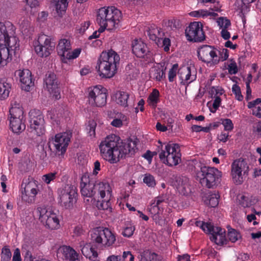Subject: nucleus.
I'll use <instances>...</instances> for the list:
<instances>
[{
  "mask_svg": "<svg viewBox=\"0 0 261 261\" xmlns=\"http://www.w3.org/2000/svg\"><path fill=\"white\" fill-rule=\"evenodd\" d=\"M11 257V252L8 246H4L2 250L1 261H10Z\"/></svg>",
  "mask_w": 261,
  "mask_h": 261,
  "instance_id": "43",
  "label": "nucleus"
},
{
  "mask_svg": "<svg viewBox=\"0 0 261 261\" xmlns=\"http://www.w3.org/2000/svg\"><path fill=\"white\" fill-rule=\"evenodd\" d=\"M36 196L33 194L25 192L24 189V191H22L21 199L26 202L32 203L35 201Z\"/></svg>",
  "mask_w": 261,
  "mask_h": 261,
  "instance_id": "41",
  "label": "nucleus"
},
{
  "mask_svg": "<svg viewBox=\"0 0 261 261\" xmlns=\"http://www.w3.org/2000/svg\"><path fill=\"white\" fill-rule=\"evenodd\" d=\"M16 74L19 76L22 89L29 91L30 88L34 86L31 72L28 69L19 70L16 71Z\"/></svg>",
  "mask_w": 261,
  "mask_h": 261,
  "instance_id": "18",
  "label": "nucleus"
},
{
  "mask_svg": "<svg viewBox=\"0 0 261 261\" xmlns=\"http://www.w3.org/2000/svg\"><path fill=\"white\" fill-rule=\"evenodd\" d=\"M30 125L35 127L36 124L44 123V119L42 113L39 110H33L29 113Z\"/></svg>",
  "mask_w": 261,
  "mask_h": 261,
  "instance_id": "26",
  "label": "nucleus"
},
{
  "mask_svg": "<svg viewBox=\"0 0 261 261\" xmlns=\"http://www.w3.org/2000/svg\"><path fill=\"white\" fill-rule=\"evenodd\" d=\"M222 124L224 127V129L227 131H231L233 128V124L230 119H225L222 121Z\"/></svg>",
  "mask_w": 261,
  "mask_h": 261,
  "instance_id": "56",
  "label": "nucleus"
},
{
  "mask_svg": "<svg viewBox=\"0 0 261 261\" xmlns=\"http://www.w3.org/2000/svg\"><path fill=\"white\" fill-rule=\"evenodd\" d=\"M36 213L40 221L48 228L55 229L60 227L58 216L51 208L40 206L37 208Z\"/></svg>",
  "mask_w": 261,
  "mask_h": 261,
  "instance_id": "9",
  "label": "nucleus"
},
{
  "mask_svg": "<svg viewBox=\"0 0 261 261\" xmlns=\"http://www.w3.org/2000/svg\"><path fill=\"white\" fill-rule=\"evenodd\" d=\"M8 38L7 39L6 41H3V42L4 44L1 43L0 45L5 46L6 47L8 50L9 56H10L9 54V48L14 47L16 48L19 46V44L17 43L18 39L16 37L13 36V35H11V36L8 37Z\"/></svg>",
  "mask_w": 261,
  "mask_h": 261,
  "instance_id": "32",
  "label": "nucleus"
},
{
  "mask_svg": "<svg viewBox=\"0 0 261 261\" xmlns=\"http://www.w3.org/2000/svg\"><path fill=\"white\" fill-rule=\"evenodd\" d=\"M10 88L9 84L0 81V100L5 99L8 97Z\"/></svg>",
  "mask_w": 261,
  "mask_h": 261,
  "instance_id": "33",
  "label": "nucleus"
},
{
  "mask_svg": "<svg viewBox=\"0 0 261 261\" xmlns=\"http://www.w3.org/2000/svg\"><path fill=\"white\" fill-rule=\"evenodd\" d=\"M178 65L177 64H175L172 66L171 69L169 71V81L173 82L174 77L176 75V71L178 69Z\"/></svg>",
  "mask_w": 261,
  "mask_h": 261,
  "instance_id": "53",
  "label": "nucleus"
},
{
  "mask_svg": "<svg viewBox=\"0 0 261 261\" xmlns=\"http://www.w3.org/2000/svg\"><path fill=\"white\" fill-rule=\"evenodd\" d=\"M80 246L82 247L81 251L83 254L91 260H95L98 256V253L90 245V244H85L81 242Z\"/></svg>",
  "mask_w": 261,
  "mask_h": 261,
  "instance_id": "22",
  "label": "nucleus"
},
{
  "mask_svg": "<svg viewBox=\"0 0 261 261\" xmlns=\"http://www.w3.org/2000/svg\"><path fill=\"white\" fill-rule=\"evenodd\" d=\"M10 126L12 132L16 134L21 133L25 128L22 119L10 118Z\"/></svg>",
  "mask_w": 261,
  "mask_h": 261,
  "instance_id": "27",
  "label": "nucleus"
},
{
  "mask_svg": "<svg viewBox=\"0 0 261 261\" xmlns=\"http://www.w3.org/2000/svg\"><path fill=\"white\" fill-rule=\"evenodd\" d=\"M143 182L149 187H154L156 185L154 177L150 174L144 175Z\"/></svg>",
  "mask_w": 261,
  "mask_h": 261,
  "instance_id": "47",
  "label": "nucleus"
},
{
  "mask_svg": "<svg viewBox=\"0 0 261 261\" xmlns=\"http://www.w3.org/2000/svg\"><path fill=\"white\" fill-rule=\"evenodd\" d=\"M119 56L114 50L103 51L97 61L96 68L100 76L111 78L116 74L119 64Z\"/></svg>",
  "mask_w": 261,
  "mask_h": 261,
  "instance_id": "4",
  "label": "nucleus"
},
{
  "mask_svg": "<svg viewBox=\"0 0 261 261\" xmlns=\"http://www.w3.org/2000/svg\"><path fill=\"white\" fill-rule=\"evenodd\" d=\"M116 102L119 105L123 107L128 106L129 94L124 91H118L115 94Z\"/></svg>",
  "mask_w": 261,
  "mask_h": 261,
  "instance_id": "30",
  "label": "nucleus"
},
{
  "mask_svg": "<svg viewBox=\"0 0 261 261\" xmlns=\"http://www.w3.org/2000/svg\"><path fill=\"white\" fill-rule=\"evenodd\" d=\"M91 239L93 243L105 248L112 247L116 240L115 234L110 229L102 227L95 228L91 233Z\"/></svg>",
  "mask_w": 261,
  "mask_h": 261,
  "instance_id": "6",
  "label": "nucleus"
},
{
  "mask_svg": "<svg viewBox=\"0 0 261 261\" xmlns=\"http://www.w3.org/2000/svg\"><path fill=\"white\" fill-rule=\"evenodd\" d=\"M187 39L195 42H202L205 39L202 24L199 22H193L190 24L185 30Z\"/></svg>",
  "mask_w": 261,
  "mask_h": 261,
  "instance_id": "15",
  "label": "nucleus"
},
{
  "mask_svg": "<svg viewBox=\"0 0 261 261\" xmlns=\"http://www.w3.org/2000/svg\"><path fill=\"white\" fill-rule=\"evenodd\" d=\"M60 251L64 257L69 261H79V255L76 252L69 246H63L60 248Z\"/></svg>",
  "mask_w": 261,
  "mask_h": 261,
  "instance_id": "24",
  "label": "nucleus"
},
{
  "mask_svg": "<svg viewBox=\"0 0 261 261\" xmlns=\"http://www.w3.org/2000/svg\"><path fill=\"white\" fill-rule=\"evenodd\" d=\"M249 166L245 160L240 158L234 160L231 164V176L233 182L241 184L248 175Z\"/></svg>",
  "mask_w": 261,
  "mask_h": 261,
  "instance_id": "10",
  "label": "nucleus"
},
{
  "mask_svg": "<svg viewBox=\"0 0 261 261\" xmlns=\"http://www.w3.org/2000/svg\"><path fill=\"white\" fill-rule=\"evenodd\" d=\"M71 49L70 42L67 39H61L57 47L58 54L63 58L67 52Z\"/></svg>",
  "mask_w": 261,
  "mask_h": 261,
  "instance_id": "25",
  "label": "nucleus"
},
{
  "mask_svg": "<svg viewBox=\"0 0 261 261\" xmlns=\"http://www.w3.org/2000/svg\"><path fill=\"white\" fill-rule=\"evenodd\" d=\"M122 261H134V256L130 251H124L121 256Z\"/></svg>",
  "mask_w": 261,
  "mask_h": 261,
  "instance_id": "58",
  "label": "nucleus"
},
{
  "mask_svg": "<svg viewBox=\"0 0 261 261\" xmlns=\"http://www.w3.org/2000/svg\"><path fill=\"white\" fill-rule=\"evenodd\" d=\"M14 30L12 25L10 23L5 24L0 22V41H6L8 37L13 35Z\"/></svg>",
  "mask_w": 261,
  "mask_h": 261,
  "instance_id": "21",
  "label": "nucleus"
},
{
  "mask_svg": "<svg viewBox=\"0 0 261 261\" xmlns=\"http://www.w3.org/2000/svg\"><path fill=\"white\" fill-rule=\"evenodd\" d=\"M10 117V118L14 119H22L23 118V111L20 105L17 103L16 101H14L11 103V108L9 110Z\"/></svg>",
  "mask_w": 261,
  "mask_h": 261,
  "instance_id": "28",
  "label": "nucleus"
},
{
  "mask_svg": "<svg viewBox=\"0 0 261 261\" xmlns=\"http://www.w3.org/2000/svg\"><path fill=\"white\" fill-rule=\"evenodd\" d=\"M227 236L229 240L233 243L236 242L241 238L240 233L236 230L231 228L230 229H228Z\"/></svg>",
  "mask_w": 261,
  "mask_h": 261,
  "instance_id": "45",
  "label": "nucleus"
},
{
  "mask_svg": "<svg viewBox=\"0 0 261 261\" xmlns=\"http://www.w3.org/2000/svg\"><path fill=\"white\" fill-rule=\"evenodd\" d=\"M56 172H50L45 174L42 176L43 180L46 184H49L51 181L54 180L56 177Z\"/></svg>",
  "mask_w": 261,
  "mask_h": 261,
  "instance_id": "52",
  "label": "nucleus"
},
{
  "mask_svg": "<svg viewBox=\"0 0 261 261\" xmlns=\"http://www.w3.org/2000/svg\"><path fill=\"white\" fill-rule=\"evenodd\" d=\"M217 22L220 28L222 30L228 29L231 24L230 21L229 19L223 17H219Z\"/></svg>",
  "mask_w": 261,
  "mask_h": 261,
  "instance_id": "46",
  "label": "nucleus"
},
{
  "mask_svg": "<svg viewBox=\"0 0 261 261\" xmlns=\"http://www.w3.org/2000/svg\"><path fill=\"white\" fill-rule=\"evenodd\" d=\"M31 132L37 136H40L45 133V129L44 127V123H38L35 125V127L32 125H30Z\"/></svg>",
  "mask_w": 261,
  "mask_h": 261,
  "instance_id": "34",
  "label": "nucleus"
},
{
  "mask_svg": "<svg viewBox=\"0 0 261 261\" xmlns=\"http://www.w3.org/2000/svg\"><path fill=\"white\" fill-rule=\"evenodd\" d=\"M159 96V91L155 89L153 90L152 92L150 94L148 99L149 104L153 107H155L158 101Z\"/></svg>",
  "mask_w": 261,
  "mask_h": 261,
  "instance_id": "40",
  "label": "nucleus"
},
{
  "mask_svg": "<svg viewBox=\"0 0 261 261\" xmlns=\"http://www.w3.org/2000/svg\"><path fill=\"white\" fill-rule=\"evenodd\" d=\"M24 189L25 192L30 193L36 195L38 192L39 189L38 186L35 180H31L25 186Z\"/></svg>",
  "mask_w": 261,
  "mask_h": 261,
  "instance_id": "35",
  "label": "nucleus"
},
{
  "mask_svg": "<svg viewBox=\"0 0 261 261\" xmlns=\"http://www.w3.org/2000/svg\"><path fill=\"white\" fill-rule=\"evenodd\" d=\"M261 103V98H257L255 100L250 101L248 103V107L249 109H252V110L256 107L259 106Z\"/></svg>",
  "mask_w": 261,
  "mask_h": 261,
  "instance_id": "60",
  "label": "nucleus"
},
{
  "mask_svg": "<svg viewBox=\"0 0 261 261\" xmlns=\"http://www.w3.org/2000/svg\"><path fill=\"white\" fill-rule=\"evenodd\" d=\"M252 114L258 118H261V105L252 110Z\"/></svg>",
  "mask_w": 261,
  "mask_h": 261,
  "instance_id": "62",
  "label": "nucleus"
},
{
  "mask_svg": "<svg viewBox=\"0 0 261 261\" xmlns=\"http://www.w3.org/2000/svg\"><path fill=\"white\" fill-rule=\"evenodd\" d=\"M99 147L103 159L111 164H114L126 155L134 154L136 144L132 141L123 142L119 137L111 135L100 142Z\"/></svg>",
  "mask_w": 261,
  "mask_h": 261,
  "instance_id": "1",
  "label": "nucleus"
},
{
  "mask_svg": "<svg viewBox=\"0 0 261 261\" xmlns=\"http://www.w3.org/2000/svg\"><path fill=\"white\" fill-rule=\"evenodd\" d=\"M219 195L217 194H212L209 196V205L213 207H216L219 203Z\"/></svg>",
  "mask_w": 261,
  "mask_h": 261,
  "instance_id": "49",
  "label": "nucleus"
},
{
  "mask_svg": "<svg viewBox=\"0 0 261 261\" xmlns=\"http://www.w3.org/2000/svg\"><path fill=\"white\" fill-rule=\"evenodd\" d=\"M121 12L114 7L101 8L99 9L96 21L100 26L108 27V30L112 31L120 25Z\"/></svg>",
  "mask_w": 261,
  "mask_h": 261,
  "instance_id": "5",
  "label": "nucleus"
},
{
  "mask_svg": "<svg viewBox=\"0 0 261 261\" xmlns=\"http://www.w3.org/2000/svg\"><path fill=\"white\" fill-rule=\"evenodd\" d=\"M20 28L21 32L24 34L28 33L30 28V22L29 19L23 18L20 21Z\"/></svg>",
  "mask_w": 261,
  "mask_h": 261,
  "instance_id": "44",
  "label": "nucleus"
},
{
  "mask_svg": "<svg viewBox=\"0 0 261 261\" xmlns=\"http://www.w3.org/2000/svg\"><path fill=\"white\" fill-rule=\"evenodd\" d=\"M135 230V226L132 224H129L124 228L123 232H122V234L124 237L129 238L133 234Z\"/></svg>",
  "mask_w": 261,
  "mask_h": 261,
  "instance_id": "48",
  "label": "nucleus"
},
{
  "mask_svg": "<svg viewBox=\"0 0 261 261\" xmlns=\"http://www.w3.org/2000/svg\"><path fill=\"white\" fill-rule=\"evenodd\" d=\"M232 91L236 95V98L239 101H241L243 99V96L241 94V89L240 87L237 84L233 85L232 88Z\"/></svg>",
  "mask_w": 261,
  "mask_h": 261,
  "instance_id": "51",
  "label": "nucleus"
},
{
  "mask_svg": "<svg viewBox=\"0 0 261 261\" xmlns=\"http://www.w3.org/2000/svg\"><path fill=\"white\" fill-rule=\"evenodd\" d=\"M58 193L59 203L62 207L67 209L73 207L76 195V190L74 186L66 185L59 189Z\"/></svg>",
  "mask_w": 261,
  "mask_h": 261,
  "instance_id": "11",
  "label": "nucleus"
},
{
  "mask_svg": "<svg viewBox=\"0 0 261 261\" xmlns=\"http://www.w3.org/2000/svg\"><path fill=\"white\" fill-rule=\"evenodd\" d=\"M196 225L200 226L206 233L211 234V240L216 244L222 243L225 240V230L221 227L215 226L211 223L201 221H196Z\"/></svg>",
  "mask_w": 261,
  "mask_h": 261,
  "instance_id": "13",
  "label": "nucleus"
},
{
  "mask_svg": "<svg viewBox=\"0 0 261 261\" xmlns=\"http://www.w3.org/2000/svg\"><path fill=\"white\" fill-rule=\"evenodd\" d=\"M106 261H122L121 256L111 255L107 258Z\"/></svg>",
  "mask_w": 261,
  "mask_h": 261,
  "instance_id": "64",
  "label": "nucleus"
},
{
  "mask_svg": "<svg viewBox=\"0 0 261 261\" xmlns=\"http://www.w3.org/2000/svg\"><path fill=\"white\" fill-rule=\"evenodd\" d=\"M24 261H38V260L35 259L34 257H33L31 252L27 250L25 253V255L24 257Z\"/></svg>",
  "mask_w": 261,
  "mask_h": 261,
  "instance_id": "63",
  "label": "nucleus"
},
{
  "mask_svg": "<svg viewBox=\"0 0 261 261\" xmlns=\"http://www.w3.org/2000/svg\"><path fill=\"white\" fill-rule=\"evenodd\" d=\"M81 192L83 196L87 197L94 196L97 199L96 206L99 210L111 209L110 199L112 190L108 183L90 180L86 174L81 178Z\"/></svg>",
  "mask_w": 261,
  "mask_h": 261,
  "instance_id": "2",
  "label": "nucleus"
},
{
  "mask_svg": "<svg viewBox=\"0 0 261 261\" xmlns=\"http://www.w3.org/2000/svg\"><path fill=\"white\" fill-rule=\"evenodd\" d=\"M218 49L213 46L203 45L197 49L198 57L202 62L215 65L219 63Z\"/></svg>",
  "mask_w": 261,
  "mask_h": 261,
  "instance_id": "12",
  "label": "nucleus"
},
{
  "mask_svg": "<svg viewBox=\"0 0 261 261\" xmlns=\"http://www.w3.org/2000/svg\"><path fill=\"white\" fill-rule=\"evenodd\" d=\"M176 186L178 192L184 195H188L191 193V182L189 178L186 176L177 177Z\"/></svg>",
  "mask_w": 261,
  "mask_h": 261,
  "instance_id": "19",
  "label": "nucleus"
},
{
  "mask_svg": "<svg viewBox=\"0 0 261 261\" xmlns=\"http://www.w3.org/2000/svg\"><path fill=\"white\" fill-rule=\"evenodd\" d=\"M178 75L181 80V83L186 85L190 83L193 80H190L191 76V71L190 67L184 66L180 67L178 71Z\"/></svg>",
  "mask_w": 261,
  "mask_h": 261,
  "instance_id": "23",
  "label": "nucleus"
},
{
  "mask_svg": "<svg viewBox=\"0 0 261 261\" xmlns=\"http://www.w3.org/2000/svg\"><path fill=\"white\" fill-rule=\"evenodd\" d=\"M228 70L229 73L231 74H234L238 72V67L234 61H231V63L228 65Z\"/></svg>",
  "mask_w": 261,
  "mask_h": 261,
  "instance_id": "59",
  "label": "nucleus"
},
{
  "mask_svg": "<svg viewBox=\"0 0 261 261\" xmlns=\"http://www.w3.org/2000/svg\"><path fill=\"white\" fill-rule=\"evenodd\" d=\"M165 26L171 30H176L179 27L180 21L178 19H172L164 22Z\"/></svg>",
  "mask_w": 261,
  "mask_h": 261,
  "instance_id": "39",
  "label": "nucleus"
},
{
  "mask_svg": "<svg viewBox=\"0 0 261 261\" xmlns=\"http://www.w3.org/2000/svg\"><path fill=\"white\" fill-rule=\"evenodd\" d=\"M149 211L151 214H160V208L159 206L151 203Z\"/></svg>",
  "mask_w": 261,
  "mask_h": 261,
  "instance_id": "61",
  "label": "nucleus"
},
{
  "mask_svg": "<svg viewBox=\"0 0 261 261\" xmlns=\"http://www.w3.org/2000/svg\"><path fill=\"white\" fill-rule=\"evenodd\" d=\"M44 82L48 92L50 93H55L57 98V95L56 94L58 93L59 90L56 75L52 72L47 73L44 79Z\"/></svg>",
  "mask_w": 261,
  "mask_h": 261,
  "instance_id": "20",
  "label": "nucleus"
},
{
  "mask_svg": "<svg viewBox=\"0 0 261 261\" xmlns=\"http://www.w3.org/2000/svg\"><path fill=\"white\" fill-rule=\"evenodd\" d=\"M132 50L133 53L139 58L146 57L150 61L152 54L150 53L145 43L141 40H135L132 44Z\"/></svg>",
  "mask_w": 261,
  "mask_h": 261,
  "instance_id": "17",
  "label": "nucleus"
},
{
  "mask_svg": "<svg viewBox=\"0 0 261 261\" xmlns=\"http://www.w3.org/2000/svg\"><path fill=\"white\" fill-rule=\"evenodd\" d=\"M96 126V123L94 120H90L89 121L88 125L87 126V130L90 136H94L95 134V128Z\"/></svg>",
  "mask_w": 261,
  "mask_h": 261,
  "instance_id": "50",
  "label": "nucleus"
},
{
  "mask_svg": "<svg viewBox=\"0 0 261 261\" xmlns=\"http://www.w3.org/2000/svg\"><path fill=\"white\" fill-rule=\"evenodd\" d=\"M150 76L157 81H161L165 76V71L162 67H155L150 71Z\"/></svg>",
  "mask_w": 261,
  "mask_h": 261,
  "instance_id": "31",
  "label": "nucleus"
},
{
  "mask_svg": "<svg viewBox=\"0 0 261 261\" xmlns=\"http://www.w3.org/2000/svg\"><path fill=\"white\" fill-rule=\"evenodd\" d=\"M36 196L33 194L25 192L24 189V191H22L21 199L26 202L32 203L35 201Z\"/></svg>",
  "mask_w": 261,
  "mask_h": 261,
  "instance_id": "42",
  "label": "nucleus"
},
{
  "mask_svg": "<svg viewBox=\"0 0 261 261\" xmlns=\"http://www.w3.org/2000/svg\"><path fill=\"white\" fill-rule=\"evenodd\" d=\"M210 14L208 12L204 10H199L198 11H193L190 13V15L194 17H205L208 16Z\"/></svg>",
  "mask_w": 261,
  "mask_h": 261,
  "instance_id": "54",
  "label": "nucleus"
},
{
  "mask_svg": "<svg viewBox=\"0 0 261 261\" xmlns=\"http://www.w3.org/2000/svg\"><path fill=\"white\" fill-rule=\"evenodd\" d=\"M219 53L218 58H219V62L220 61H224L227 59L228 58V50L226 48H223L222 51H218Z\"/></svg>",
  "mask_w": 261,
  "mask_h": 261,
  "instance_id": "57",
  "label": "nucleus"
},
{
  "mask_svg": "<svg viewBox=\"0 0 261 261\" xmlns=\"http://www.w3.org/2000/svg\"><path fill=\"white\" fill-rule=\"evenodd\" d=\"M71 136L72 133L70 130L57 134L55 137L49 139L48 147L56 153L63 154L66 150Z\"/></svg>",
  "mask_w": 261,
  "mask_h": 261,
  "instance_id": "8",
  "label": "nucleus"
},
{
  "mask_svg": "<svg viewBox=\"0 0 261 261\" xmlns=\"http://www.w3.org/2000/svg\"><path fill=\"white\" fill-rule=\"evenodd\" d=\"M179 146L177 144H167L159 154L161 161L169 166H176L181 161Z\"/></svg>",
  "mask_w": 261,
  "mask_h": 261,
  "instance_id": "7",
  "label": "nucleus"
},
{
  "mask_svg": "<svg viewBox=\"0 0 261 261\" xmlns=\"http://www.w3.org/2000/svg\"><path fill=\"white\" fill-rule=\"evenodd\" d=\"M240 204L243 207H248L251 205V201L248 196L242 195L239 198Z\"/></svg>",
  "mask_w": 261,
  "mask_h": 261,
  "instance_id": "55",
  "label": "nucleus"
},
{
  "mask_svg": "<svg viewBox=\"0 0 261 261\" xmlns=\"http://www.w3.org/2000/svg\"><path fill=\"white\" fill-rule=\"evenodd\" d=\"M148 35L150 39L154 41L158 46L164 47L165 51L169 50L170 40L167 38H164V33L161 29L158 27H151L148 31Z\"/></svg>",
  "mask_w": 261,
  "mask_h": 261,
  "instance_id": "16",
  "label": "nucleus"
},
{
  "mask_svg": "<svg viewBox=\"0 0 261 261\" xmlns=\"http://www.w3.org/2000/svg\"><path fill=\"white\" fill-rule=\"evenodd\" d=\"M52 44L53 43L51 42V39L49 36L41 34L38 36L37 40L34 42V47L36 48V46H45L46 49H48L47 47H54Z\"/></svg>",
  "mask_w": 261,
  "mask_h": 261,
  "instance_id": "29",
  "label": "nucleus"
},
{
  "mask_svg": "<svg viewBox=\"0 0 261 261\" xmlns=\"http://www.w3.org/2000/svg\"><path fill=\"white\" fill-rule=\"evenodd\" d=\"M188 165L191 166V170L196 172V179L200 184L208 188H212L219 182L221 176V172L214 167L201 166L200 163L197 160L189 161Z\"/></svg>",
  "mask_w": 261,
  "mask_h": 261,
  "instance_id": "3",
  "label": "nucleus"
},
{
  "mask_svg": "<svg viewBox=\"0 0 261 261\" xmlns=\"http://www.w3.org/2000/svg\"><path fill=\"white\" fill-rule=\"evenodd\" d=\"M81 52V49L80 48H76L72 51L69 50L62 59L63 62H66V59L71 60L76 58L79 57Z\"/></svg>",
  "mask_w": 261,
  "mask_h": 261,
  "instance_id": "38",
  "label": "nucleus"
},
{
  "mask_svg": "<svg viewBox=\"0 0 261 261\" xmlns=\"http://www.w3.org/2000/svg\"><path fill=\"white\" fill-rule=\"evenodd\" d=\"M47 48L48 49H46L45 46H36L35 50L39 56L41 57H46L50 54L54 47H47Z\"/></svg>",
  "mask_w": 261,
  "mask_h": 261,
  "instance_id": "36",
  "label": "nucleus"
},
{
  "mask_svg": "<svg viewBox=\"0 0 261 261\" xmlns=\"http://www.w3.org/2000/svg\"><path fill=\"white\" fill-rule=\"evenodd\" d=\"M9 59L8 50L5 46L0 45V65L6 64Z\"/></svg>",
  "mask_w": 261,
  "mask_h": 261,
  "instance_id": "37",
  "label": "nucleus"
},
{
  "mask_svg": "<svg viewBox=\"0 0 261 261\" xmlns=\"http://www.w3.org/2000/svg\"><path fill=\"white\" fill-rule=\"evenodd\" d=\"M88 100L92 106L102 107L107 103L106 89L101 86H96L88 89Z\"/></svg>",
  "mask_w": 261,
  "mask_h": 261,
  "instance_id": "14",
  "label": "nucleus"
}]
</instances>
